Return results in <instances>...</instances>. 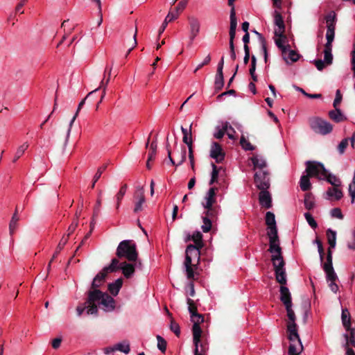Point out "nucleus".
I'll use <instances>...</instances> for the list:
<instances>
[{
	"label": "nucleus",
	"instance_id": "8fccbe9b",
	"mask_svg": "<svg viewBox=\"0 0 355 355\" xmlns=\"http://www.w3.org/2000/svg\"><path fill=\"white\" fill-rule=\"evenodd\" d=\"M187 304H188V309L191 314V318H193L194 315H196L198 314V309L197 306L195 304V302L193 300L188 298L187 299Z\"/></svg>",
	"mask_w": 355,
	"mask_h": 355
},
{
	"label": "nucleus",
	"instance_id": "774afa93",
	"mask_svg": "<svg viewBox=\"0 0 355 355\" xmlns=\"http://www.w3.org/2000/svg\"><path fill=\"white\" fill-rule=\"evenodd\" d=\"M331 216L334 218H337L339 219L343 218V214L341 212L340 209L339 208H334L331 211Z\"/></svg>",
	"mask_w": 355,
	"mask_h": 355
},
{
	"label": "nucleus",
	"instance_id": "9b49d317",
	"mask_svg": "<svg viewBox=\"0 0 355 355\" xmlns=\"http://www.w3.org/2000/svg\"><path fill=\"white\" fill-rule=\"evenodd\" d=\"M202 248H198L193 244H189L186 249V257L184 262L188 264H191L192 261L195 259L197 261L200 259V250Z\"/></svg>",
	"mask_w": 355,
	"mask_h": 355
},
{
	"label": "nucleus",
	"instance_id": "603ef678",
	"mask_svg": "<svg viewBox=\"0 0 355 355\" xmlns=\"http://www.w3.org/2000/svg\"><path fill=\"white\" fill-rule=\"evenodd\" d=\"M230 18V29L236 30L237 19L236 17V12H235L234 8H231Z\"/></svg>",
	"mask_w": 355,
	"mask_h": 355
},
{
	"label": "nucleus",
	"instance_id": "49530a36",
	"mask_svg": "<svg viewBox=\"0 0 355 355\" xmlns=\"http://www.w3.org/2000/svg\"><path fill=\"white\" fill-rule=\"evenodd\" d=\"M212 166V172H211V178L209 182V185L214 184L215 182H217L218 178V170L221 168H218L216 165L214 163L211 164Z\"/></svg>",
	"mask_w": 355,
	"mask_h": 355
},
{
	"label": "nucleus",
	"instance_id": "f704fd0d",
	"mask_svg": "<svg viewBox=\"0 0 355 355\" xmlns=\"http://www.w3.org/2000/svg\"><path fill=\"white\" fill-rule=\"evenodd\" d=\"M291 343L288 347V354L289 355H299L300 352L302 351L303 348L301 349L300 345L297 343V340H295L293 342H291Z\"/></svg>",
	"mask_w": 355,
	"mask_h": 355
},
{
	"label": "nucleus",
	"instance_id": "9d476101",
	"mask_svg": "<svg viewBox=\"0 0 355 355\" xmlns=\"http://www.w3.org/2000/svg\"><path fill=\"white\" fill-rule=\"evenodd\" d=\"M268 173L260 171L254 174V183L259 190H267L270 187Z\"/></svg>",
	"mask_w": 355,
	"mask_h": 355
},
{
	"label": "nucleus",
	"instance_id": "5fc2aeb1",
	"mask_svg": "<svg viewBox=\"0 0 355 355\" xmlns=\"http://www.w3.org/2000/svg\"><path fill=\"white\" fill-rule=\"evenodd\" d=\"M157 347L162 352L165 353L166 350L167 343L166 341L160 336H157Z\"/></svg>",
	"mask_w": 355,
	"mask_h": 355
},
{
	"label": "nucleus",
	"instance_id": "4be33fe9",
	"mask_svg": "<svg viewBox=\"0 0 355 355\" xmlns=\"http://www.w3.org/2000/svg\"><path fill=\"white\" fill-rule=\"evenodd\" d=\"M112 66L111 67H110L109 69L107 67L105 68V71H104V75H105L106 73H107V78L106 79V80H104V78L101 80V84H100V86L98 89V90L100 89V88H103V94L101 95V99L99 101V103H101L103 98L105 97V92H106V87H107V85L110 81V76H111V72H112Z\"/></svg>",
	"mask_w": 355,
	"mask_h": 355
},
{
	"label": "nucleus",
	"instance_id": "de8ad7c7",
	"mask_svg": "<svg viewBox=\"0 0 355 355\" xmlns=\"http://www.w3.org/2000/svg\"><path fill=\"white\" fill-rule=\"evenodd\" d=\"M128 186L126 184L121 186L120 188L119 191L116 195V209L119 208V205L121 203V200L123 199L126 191H127Z\"/></svg>",
	"mask_w": 355,
	"mask_h": 355
},
{
	"label": "nucleus",
	"instance_id": "39448f33",
	"mask_svg": "<svg viewBox=\"0 0 355 355\" xmlns=\"http://www.w3.org/2000/svg\"><path fill=\"white\" fill-rule=\"evenodd\" d=\"M285 308L289 320L287 324V332L288 334V338L291 342H293L295 340H297L301 347V349H302V344L297 333V325L295 323L296 317L294 311L292 309V305H287Z\"/></svg>",
	"mask_w": 355,
	"mask_h": 355
},
{
	"label": "nucleus",
	"instance_id": "c756f323",
	"mask_svg": "<svg viewBox=\"0 0 355 355\" xmlns=\"http://www.w3.org/2000/svg\"><path fill=\"white\" fill-rule=\"evenodd\" d=\"M107 274L109 272H114L121 269V263L116 258L112 259L111 263L109 266H105L103 268Z\"/></svg>",
	"mask_w": 355,
	"mask_h": 355
},
{
	"label": "nucleus",
	"instance_id": "a878e982",
	"mask_svg": "<svg viewBox=\"0 0 355 355\" xmlns=\"http://www.w3.org/2000/svg\"><path fill=\"white\" fill-rule=\"evenodd\" d=\"M329 118L336 123H339L343 121L347 120V118L344 116L341 110L338 108H335L334 110H331L329 112Z\"/></svg>",
	"mask_w": 355,
	"mask_h": 355
},
{
	"label": "nucleus",
	"instance_id": "7ed1b4c3",
	"mask_svg": "<svg viewBox=\"0 0 355 355\" xmlns=\"http://www.w3.org/2000/svg\"><path fill=\"white\" fill-rule=\"evenodd\" d=\"M270 252L272 254L271 260L274 266L276 280L282 286H284L286 284L287 280L284 268L285 261L282 254V248H279V250H273Z\"/></svg>",
	"mask_w": 355,
	"mask_h": 355
},
{
	"label": "nucleus",
	"instance_id": "09e8293b",
	"mask_svg": "<svg viewBox=\"0 0 355 355\" xmlns=\"http://www.w3.org/2000/svg\"><path fill=\"white\" fill-rule=\"evenodd\" d=\"M28 148V144L27 142L24 143L21 146H20L15 153V155L13 159V162H17V160L20 158L22 155L24 153L25 150Z\"/></svg>",
	"mask_w": 355,
	"mask_h": 355
},
{
	"label": "nucleus",
	"instance_id": "c85d7f7f",
	"mask_svg": "<svg viewBox=\"0 0 355 355\" xmlns=\"http://www.w3.org/2000/svg\"><path fill=\"white\" fill-rule=\"evenodd\" d=\"M19 220V217L18 216V208L17 207L9 224V232L10 235H12L16 230Z\"/></svg>",
	"mask_w": 355,
	"mask_h": 355
},
{
	"label": "nucleus",
	"instance_id": "5701e85b",
	"mask_svg": "<svg viewBox=\"0 0 355 355\" xmlns=\"http://www.w3.org/2000/svg\"><path fill=\"white\" fill-rule=\"evenodd\" d=\"M216 129L217 131L214 134V137L218 139L223 138V137L224 136L225 132L228 130V129L232 130L233 132H235L234 129L229 124L228 122L224 123L223 124L222 128L217 126L216 128Z\"/></svg>",
	"mask_w": 355,
	"mask_h": 355
},
{
	"label": "nucleus",
	"instance_id": "393cba45",
	"mask_svg": "<svg viewBox=\"0 0 355 355\" xmlns=\"http://www.w3.org/2000/svg\"><path fill=\"white\" fill-rule=\"evenodd\" d=\"M339 187H329L326 192L328 198H334L336 200H340L343 198V194Z\"/></svg>",
	"mask_w": 355,
	"mask_h": 355
},
{
	"label": "nucleus",
	"instance_id": "338daca9",
	"mask_svg": "<svg viewBox=\"0 0 355 355\" xmlns=\"http://www.w3.org/2000/svg\"><path fill=\"white\" fill-rule=\"evenodd\" d=\"M188 1L189 0H181L175 8V12L178 14L181 12L185 8Z\"/></svg>",
	"mask_w": 355,
	"mask_h": 355
},
{
	"label": "nucleus",
	"instance_id": "bf43d9fd",
	"mask_svg": "<svg viewBox=\"0 0 355 355\" xmlns=\"http://www.w3.org/2000/svg\"><path fill=\"white\" fill-rule=\"evenodd\" d=\"M191 127L192 124L190 125L189 131L184 128L182 126L181 127V130L183 134L182 141L185 144H188V139H189V138H191Z\"/></svg>",
	"mask_w": 355,
	"mask_h": 355
},
{
	"label": "nucleus",
	"instance_id": "4468645a",
	"mask_svg": "<svg viewBox=\"0 0 355 355\" xmlns=\"http://www.w3.org/2000/svg\"><path fill=\"white\" fill-rule=\"evenodd\" d=\"M193 322L192 327L193 336L194 340L198 342V338L201 337L202 329L200 327V324L204 322V316L202 314L198 313L193 316V318H191Z\"/></svg>",
	"mask_w": 355,
	"mask_h": 355
},
{
	"label": "nucleus",
	"instance_id": "2f4dec72",
	"mask_svg": "<svg viewBox=\"0 0 355 355\" xmlns=\"http://www.w3.org/2000/svg\"><path fill=\"white\" fill-rule=\"evenodd\" d=\"M310 176L307 174L303 175L300 178V186L303 191H307L311 189V184L310 182Z\"/></svg>",
	"mask_w": 355,
	"mask_h": 355
},
{
	"label": "nucleus",
	"instance_id": "79ce46f5",
	"mask_svg": "<svg viewBox=\"0 0 355 355\" xmlns=\"http://www.w3.org/2000/svg\"><path fill=\"white\" fill-rule=\"evenodd\" d=\"M67 241H68V239L65 238L64 236L61 239L60 241L59 242V243L56 248L55 252H54V254L51 259V262H53V260L57 257L58 254L63 249L64 246L67 243Z\"/></svg>",
	"mask_w": 355,
	"mask_h": 355
},
{
	"label": "nucleus",
	"instance_id": "680f3d73",
	"mask_svg": "<svg viewBox=\"0 0 355 355\" xmlns=\"http://www.w3.org/2000/svg\"><path fill=\"white\" fill-rule=\"evenodd\" d=\"M334 37H335L334 32H330V31H327V33H326L327 43L325 44L324 46L332 47V42L334 40Z\"/></svg>",
	"mask_w": 355,
	"mask_h": 355
},
{
	"label": "nucleus",
	"instance_id": "aec40b11",
	"mask_svg": "<svg viewBox=\"0 0 355 355\" xmlns=\"http://www.w3.org/2000/svg\"><path fill=\"white\" fill-rule=\"evenodd\" d=\"M140 192H137L135 195V198L137 199V201L135 204L134 212L138 213L143 210V205L146 201L145 196L142 189Z\"/></svg>",
	"mask_w": 355,
	"mask_h": 355
},
{
	"label": "nucleus",
	"instance_id": "c9c22d12",
	"mask_svg": "<svg viewBox=\"0 0 355 355\" xmlns=\"http://www.w3.org/2000/svg\"><path fill=\"white\" fill-rule=\"evenodd\" d=\"M190 239H192L193 241V242L195 243V246H197L198 248L203 247L202 234L200 232H196L192 235V236H188L187 241H189Z\"/></svg>",
	"mask_w": 355,
	"mask_h": 355
},
{
	"label": "nucleus",
	"instance_id": "ea45409f",
	"mask_svg": "<svg viewBox=\"0 0 355 355\" xmlns=\"http://www.w3.org/2000/svg\"><path fill=\"white\" fill-rule=\"evenodd\" d=\"M332 47L324 46V61L327 65H330L333 62V55L331 53Z\"/></svg>",
	"mask_w": 355,
	"mask_h": 355
},
{
	"label": "nucleus",
	"instance_id": "f8f14e48",
	"mask_svg": "<svg viewBox=\"0 0 355 355\" xmlns=\"http://www.w3.org/2000/svg\"><path fill=\"white\" fill-rule=\"evenodd\" d=\"M225 153L222 146L217 142H213L210 149V157L217 163H221L225 159Z\"/></svg>",
	"mask_w": 355,
	"mask_h": 355
},
{
	"label": "nucleus",
	"instance_id": "72a5a7b5",
	"mask_svg": "<svg viewBox=\"0 0 355 355\" xmlns=\"http://www.w3.org/2000/svg\"><path fill=\"white\" fill-rule=\"evenodd\" d=\"M343 324L347 331L351 329L350 315L347 309H343L341 315Z\"/></svg>",
	"mask_w": 355,
	"mask_h": 355
},
{
	"label": "nucleus",
	"instance_id": "e433bc0d",
	"mask_svg": "<svg viewBox=\"0 0 355 355\" xmlns=\"http://www.w3.org/2000/svg\"><path fill=\"white\" fill-rule=\"evenodd\" d=\"M327 236L328 240V243L329 245V248H334L336 243V232L331 229H328L327 230Z\"/></svg>",
	"mask_w": 355,
	"mask_h": 355
},
{
	"label": "nucleus",
	"instance_id": "864d4df0",
	"mask_svg": "<svg viewBox=\"0 0 355 355\" xmlns=\"http://www.w3.org/2000/svg\"><path fill=\"white\" fill-rule=\"evenodd\" d=\"M240 144L243 149L245 150H254V146H252L244 136H242L240 139Z\"/></svg>",
	"mask_w": 355,
	"mask_h": 355
},
{
	"label": "nucleus",
	"instance_id": "a19ab883",
	"mask_svg": "<svg viewBox=\"0 0 355 355\" xmlns=\"http://www.w3.org/2000/svg\"><path fill=\"white\" fill-rule=\"evenodd\" d=\"M275 24L279 29L285 31V24L282 15L278 11H275Z\"/></svg>",
	"mask_w": 355,
	"mask_h": 355
},
{
	"label": "nucleus",
	"instance_id": "2eb2a0df",
	"mask_svg": "<svg viewBox=\"0 0 355 355\" xmlns=\"http://www.w3.org/2000/svg\"><path fill=\"white\" fill-rule=\"evenodd\" d=\"M259 200L260 205L266 209H270L272 207V198L267 190H260Z\"/></svg>",
	"mask_w": 355,
	"mask_h": 355
},
{
	"label": "nucleus",
	"instance_id": "0eeeda50",
	"mask_svg": "<svg viewBox=\"0 0 355 355\" xmlns=\"http://www.w3.org/2000/svg\"><path fill=\"white\" fill-rule=\"evenodd\" d=\"M306 170L305 172L308 175L311 177H317L319 179L322 178L319 177L320 175H325L327 173V169L325 168L323 164L315 161H306L305 163Z\"/></svg>",
	"mask_w": 355,
	"mask_h": 355
},
{
	"label": "nucleus",
	"instance_id": "58836bf2",
	"mask_svg": "<svg viewBox=\"0 0 355 355\" xmlns=\"http://www.w3.org/2000/svg\"><path fill=\"white\" fill-rule=\"evenodd\" d=\"M304 206L306 209L311 210L314 207L315 202L311 193H306L304 196Z\"/></svg>",
	"mask_w": 355,
	"mask_h": 355
},
{
	"label": "nucleus",
	"instance_id": "37998d69",
	"mask_svg": "<svg viewBox=\"0 0 355 355\" xmlns=\"http://www.w3.org/2000/svg\"><path fill=\"white\" fill-rule=\"evenodd\" d=\"M115 351H120L121 352H123L125 354L129 353L130 349V345L128 342L123 341V343H117L114 345Z\"/></svg>",
	"mask_w": 355,
	"mask_h": 355
},
{
	"label": "nucleus",
	"instance_id": "0e129e2a",
	"mask_svg": "<svg viewBox=\"0 0 355 355\" xmlns=\"http://www.w3.org/2000/svg\"><path fill=\"white\" fill-rule=\"evenodd\" d=\"M325 20H326L327 24H336V13L334 12H333V11L329 12V14H327L325 16Z\"/></svg>",
	"mask_w": 355,
	"mask_h": 355
},
{
	"label": "nucleus",
	"instance_id": "6ab92c4d",
	"mask_svg": "<svg viewBox=\"0 0 355 355\" xmlns=\"http://www.w3.org/2000/svg\"><path fill=\"white\" fill-rule=\"evenodd\" d=\"M280 300L284 304V306L292 305L291 295L289 289L284 286H280Z\"/></svg>",
	"mask_w": 355,
	"mask_h": 355
},
{
	"label": "nucleus",
	"instance_id": "f03ea898",
	"mask_svg": "<svg viewBox=\"0 0 355 355\" xmlns=\"http://www.w3.org/2000/svg\"><path fill=\"white\" fill-rule=\"evenodd\" d=\"M266 224L268 226L267 234L269 238V252L279 250V239L277 232L275 214L268 211L266 214Z\"/></svg>",
	"mask_w": 355,
	"mask_h": 355
},
{
	"label": "nucleus",
	"instance_id": "b1692460",
	"mask_svg": "<svg viewBox=\"0 0 355 355\" xmlns=\"http://www.w3.org/2000/svg\"><path fill=\"white\" fill-rule=\"evenodd\" d=\"M123 285V279L119 278L117 279L114 282L110 283L108 284V291L110 292V293L116 296L122 287Z\"/></svg>",
	"mask_w": 355,
	"mask_h": 355
},
{
	"label": "nucleus",
	"instance_id": "6e6552de",
	"mask_svg": "<svg viewBox=\"0 0 355 355\" xmlns=\"http://www.w3.org/2000/svg\"><path fill=\"white\" fill-rule=\"evenodd\" d=\"M322 268L327 275V279L336 280L338 277L333 268L332 251L330 248H329L327 251L326 262H322Z\"/></svg>",
	"mask_w": 355,
	"mask_h": 355
},
{
	"label": "nucleus",
	"instance_id": "4d7b16f0",
	"mask_svg": "<svg viewBox=\"0 0 355 355\" xmlns=\"http://www.w3.org/2000/svg\"><path fill=\"white\" fill-rule=\"evenodd\" d=\"M286 40H284V37H279L275 40V42L277 47L280 49L282 51V53H285L287 51V49L290 47L289 45L287 46L284 45L283 43Z\"/></svg>",
	"mask_w": 355,
	"mask_h": 355
},
{
	"label": "nucleus",
	"instance_id": "e2e57ef3",
	"mask_svg": "<svg viewBox=\"0 0 355 355\" xmlns=\"http://www.w3.org/2000/svg\"><path fill=\"white\" fill-rule=\"evenodd\" d=\"M184 266H185V268H186L187 275L188 279L193 278L194 272H193V267H195L196 265H194L193 263L188 264V263L184 262Z\"/></svg>",
	"mask_w": 355,
	"mask_h": 355
},
{
	"label": "nucleus",
	"instance_id": "c03bdc74",
	"mask_svg": "<svg viewBox=\"0 0 355 355\" xmlns=\"http://www.w3.org/2000/svg\"><path fill=\"white\" fill-rule=\"evenodd\" d=\"M107 164H104V165H103L102 166H101V167H99L98 168V170H97V171H96V173L94 175V178H93L92 184L91 185V188L92 189L94 188L96 182L99 180V178H101L102 173L107 168Z\"/></svg>",
	"mask_w": 355,
	"mask_h": 355
},
{
	"label": "nucleus",
	"instance_id": "4c0bfd02",
	"mask_svg": "<svg viewBox=\"0 0 355 355\" xmlns=\"http://www.w3.org/2000/svg\"><path fill=\"white\" fill-rule=\"evenodd\" d=\"M251 160L255 168L262 169L266 166V162L265 159L259 155H254L251 158Z\"/></svg>",
	"mask_w": 355,
	"mask_h": 355
},
{
	"label": "nucleus",
	"instance_id": "ddd939ff",
	"mask_svg": "<svg viewBox=\"0 0 355 355\" xmlns=\"http://www.w3.org/2000/svg\"><path fill=\"white\" fill-rule=\"evenodd\" d=\"M97 91H98V89H96L93 90L92 92H89V93L87 95V96L80 102V103H79V105H78V106L77 111H76V112L75 115L73 116V117L72 118V119L71 120V121H70V123H69V128H68V129H67V135H66L65 140H64V147L67 146V142H68V140H69V136H70V132H71V130L72 125H73V123H74V121H75V120H76V119L77 116L78 115V113H79L80 110H81L82 107H83V105L85 104V101H86L88 98H89V97H91L92 96H93V95H94V94H95Z\"/></svg>",
	"mask_w": 355,
	"mask_h": 355
},
{
	"label": "nucleus",
	"instance_id": "3c124183",
	"mask_svg": "<svg viewBox=\"0 0 355 355\" xmlns=\"http://www.w3.org/2000/svg\"><path fill=\"white\" fill-rule=\"evenodd\" d=\"M214 85L216 92L220 91L223 88L224 85L223 74L216 73Z\"/></svg>",
	"mask_w": 355,
	"mask_h": 355
},
{
	"label": "nucleus",
	"instance_id": "052dcab7",
	"mask_svg": "<svg viewBox=\"0 0 355 355\" xmlns=\"http://www.w3.org/2000/svg\"><path fill=\"white\" fill-rule=\"evenodd\" d=\"M304 217L309 223V225L313 229H315L318 227V224L316 221L314 220L313 217L310 213H305Z\"/></svg>",
	"mask_w": 355,
	"mask_h": 355
},
{
	"label": "nucleus",
	"instance_id": "6e6d98bb",
	"mask_svg": "<svg viewBox=\"0 0 355 355\" xmlns=\"http://www.w3.org/2000/svg\"><path fill=\"white\" fill-rule=\"evenodd\" d=\"M157 152V143L153 141L150 144V152L148 153V161H153Z\"/></svg>",
	"mask_w": 355,
	"mask_h": 355
},
{
	"label": "nucleus",
	"instance_id": "423d86ee",
	"mask_svg": "<svg viewBox=\"0 0 355 355\" xmlns=\"http://www.w3.org/2000/svg\"><path fill=\"white\" fill-rule=\"evenodd\" d=\"M309 123L314 132L322 135L329 134L333 130V125L330 123L320 117L310 118Z\"/></svg>",
	"mask_w": 355,
	"mask_h": 355
},
{
	"label": "nucleus",
	"instance_id": "bb28decb",
	"mask_svg": "<svg viewBox=\"0 0 355 355\" xmlns=\"http://www.w3.org/2000/svg\"><path fill=\"white\" fill-rule=\"evenodd\" d=\"M178 16L179 14L176 12H169L167 16L166 17L164 22L162 23L161 27L159 28V35H160L164 31L168 24H169V22L172 21L173 20L177 19Z\"/></svg>",
	"mask_w": 355,
	"mask_h": 355
},
{
	"label": "nucleus",
	"instance_id": "a18cd8bd",
	"mask_svg": "<svg viewBox=\"0 0 355 355\" xmlns=\"http://www.w3.org/2000/svg\"><path fill=\"white\" fill-rule=\"evenodd\" d=\"M203 220V225H202L201 228L203 232L207 233L209 232L212 227V221L214 220L210 219L208 217L203 216L202 217Z\"/></svg>",
	"mask_w": 355,
	"mask_h": 355
},
{
	"label": "nucleus",
	"instance_id": "69168bd1",
	"mask_svg": "<svg viewBox=\"0 0 355 355\" xmlns=\"http://www.w3.org/2000/svg\"><path fill=\"white\" fill-rule=\"evenodd\" d=\"M348 146V139H343L338 146V150L340 155L343 154Z\"/></svg>",
	"mask_w": 355,
	"mask_h": 355
},
{
	"label": "nucleus",
	"instance_id": "f3484780",
	"mask_svg": "<svg viewBox=\"0 0 355 355\" xmlns=\"http://www.w3.org/2000/svg\"><path fill=\"white\" fill-rule=\"evenodd\" d=\"M218 188L211 187L209 189L207 196L205 197V202H202L204 208H209V207L214 206L216 202V194Z\"/></svg>",
	"mask_w": 355,
	"mask_h": 355
},
{
	"label": "nucleus",
	"instance_id": "f257e3e1",
	"mask_svg": "<svg viewBox=\"0 0 355 355\" xmlns=\"http://www.w3.org/2000/svg\"><path fill=\"white\" fill-rule=\"evenodd\" d=\"M96 302L99 305H102L105 311H112L115 308L114 299L107 293L100 290L89 291L86 300V303L88 304L87 311L88 315H96L98 314V309Z\"/></svg>",
	"mask_w": 355,
	"mask_h": 355
},
{
	"label": "nucleus",
	"instance_id": "1a4fd4ad",
	"mask_svg": "<svg viewBox=\"0 0 355 355\" xmlns=\"http://www.w3.org/2000/svg\"><path fill=\"white\" fill-rule=\"evenodd\" d=\"M188 22L189 26V46H191L193 43V41L196 37V36L200 33V23L198 19L194 16H189Z\"/></svg>",
	"mask_w": 355,
	"mask_h": 355
},
{
	"label": "nucleus",
	"instance_id": "20e7f679",
	"mask_svg": "<svg viewBox=\"0 0 355 355\" xmlns=\"http://www.w3.org/2000/svg\"><path fill=\"white\" fill-rule=\"evenodd\" d=\"M118 258H125L128 261H135L138 252L135 243L132 240H124L119 243L116 252Z\"/></svg>",
	"mask_w": 355,
	"mask_h": 355
},
{
	"label": "nucleus",
	"instance_id": "dca6fc26",
	"mask_svg": "<svg viewBox=\"0 0 355 355\" xmlns=\"http://www.w3.org/2000/svg\"><path fill=\"white\" fill-rule=\"evenodd\" d=\"M107 273L102 269L94 278L90 291L99 290L98 288L104 283Z\"/></svg>",
	"mask_w": 355,
	"mask_h": 355
},
{
	"label": "nucleus",
	"instance_id": "13d9d810",
	"mask_svg": "<svg viewBox=\"0 0 355 355\" xmlns=\"http://www.w3.org/2000/svg\"><path fill=\"white\" fill-rule=\"evenodd\" d=\"M170 329L173 331L176 336L179 337L180 335V328L179 324L173 320H171Z\"/></svg>",
	"mask_w": 355,
	"mask_h": 355
},
{
	"label": "nucleus",
	"instance_id": "412c9836",
	"mask_svg": "<svg viewBox=\"0 0 355 355\" xmlns=\"http://www.w3.org/2000/svg\"><path fill=\"white\" fill-rule=\"evenodd\" d=\"M201 337L198 338V342L194 340L193 336V344L195 345L194 355H207L208 347L205 343H200Z\"/></svg>",
	"mask_w": 355,
	"mask_h": 355
},
{
	"label": "nucleus",
	"instance_id": "a211bd4d",
	"mask_svg": "<svg viewBox=\"0 0 355 355\" xmlns=\"http://www.w3.org/2000/svg\"><path fill=\"white\" fill-rule=\"evenodd\" d=\"M121 270L124 277L129 279L133 275L135 271V266L132 262L123 261L121 263Z\"/></svg>",
	"mask_w": 355,
	"mask_h": 355
},
{
	"label": "nucleus",
	"instance_id": "cd10ccee",
	"mask_svg": "<svg viewBox=\"0 0 355 355\" xmlns=\"http://www.w3.org/2000/svg\"><path fill=\"white\" fill-rule=\"evenodd\" d=\"M322 180H326L329 184L332 185V187H340L341 181L337 178L336 175L329 173L327 170V173L325 175H322Z\"/></svg>",
	"mask_w": 355,
	"mask_h": 355
},
{
	"label": "nucleus",
	"instance_id": "7c9ffc66",
	"mask_svg": "<svg viewBox=\"0 0 355 355\" xmlns=\"http://www.w3.org/2000/svg\"><path fill=\"white\" fill-rule=\"evenodd\" d=\"M205 211L204 214L205 217H208L210 219L215 220L217 218L219 211V206H212L209 208H205Z\"/></svg>",
	"mask_w": 355,
	"mask_h": 355
},
{
	"label": "nucleus",
	"instance_id": "473e14b6",
	"mask_svg": "<svg viewBox=\"0 0 355 355\" xmlns=\"http://www.w3.org/2000/svg\"><path fill=\"white\" fill-rule=\"evenodd\" d=\"M349 334H344V337L345 338L346 343L345 346L347 347L349 345H352L355 347V329L352 328L348 331Z\"/></svg>",
	"mask_w": 355,
	"mask_h": 355
}]
</instances>
